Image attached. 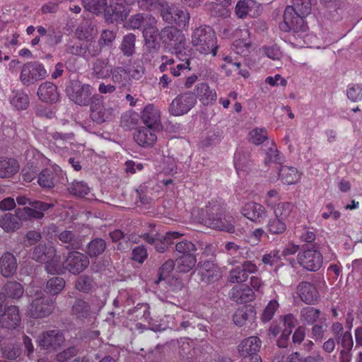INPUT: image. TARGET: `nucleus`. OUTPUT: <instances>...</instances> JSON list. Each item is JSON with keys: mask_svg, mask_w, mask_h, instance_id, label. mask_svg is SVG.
Masks as SVG:
<instances>
[{"mask_svg": "<svg viewBox=\"0 0 362 362\" xmlns=\"http://www.w3.org/2000/svg\"><path fill=\"white\" fill-rule=\"evenodd\" d=\"M107 247L105 240L100 238L93 239L86 246V253L90 257H97L102 255Z\"/></svg>", "mask_w": 362, "mask_h": 362, "instance_id": "a19ab883", "label": "nucleus"}, {"mask_svg": "<svg viewBox=\"0 0 362 362\" xmlns=\"http://www.w3.org/2000/svg\"><path fill=\"white\" fill-rule=\"evenodd\" d=\"M93 287V279L87 275H82L78 278L75 283V288L83 293H88Z\"/></svg>", "mask_w": 362, "mask_h": 362, "instance_id": "864d4df0", "label": "nucleus"}, {"mask_svg": "<svg viewBox=\"0 0 362 362\" xmlns=\"http://www.w3.org/2000/svg\"><path fill=\"white\" fill-rule=\"evenodd\" d=\"M297 291L301 300L306 304H315L319 298L315 286L310 282H300L297 287Z\"/></svg>", "mask_w": 362, "mask_h": 362, "instance_id": "cd10ccee", "label": "nucleus"}, {"mask_svg": "<svg viewBox=\"0 0 362 362\" xmlns=\"http://www.w3.org/2000/svg\"><path fill=\"white\" fill-rule=\"evenodd\" d=\"M69 98L80 106H86L92 100V88L90 85L83 84L78 80H72L66 88Z\"/></svg>", "mask_w": 362, "mask_h": 362, "instance_id": "0eeeda50", "label": "nucleus"}, {"mask_svg": "<svg viewBox=\"0 0 362 362\" xmlns=\"http://www.w3.org/2000/svg\"><path fill=\"white\" fill-rule=\"evenodd\" d=\"M300 176L298 170L293 167L284 165L281 167L279 170V177L286 185L296 183L300 179Z\"/></svg>", "mask_w": 362, "mask_h": 362, "instance_id": "37998d69", "label": "nucleus"}, {"mask_svg": "<svg viewBox=\"0 0 362 362\" xmlns=\"http://www.w3.org/2000/svg\"><path fill=\"white\" fill-rule=\"evenodd\" d=\"M130 0H117L105 9V18L107 22L114 23L123 21L130 11L129 5Z\"/></svg>", "mask_w": 362, "mask_h": 362, "instance_id": "ddd939ff", "label": "nucleus"}, {"mask_svg": "<svg viewBox=\"0 0 362 362\" xmlns=\"http://www.w3.org/2000/svg\"><path fill=\"white\" fill-rule=\"evenodd\" d=\"M214 30L210 26L202 25L192 34V44L197 52L203 54L216 55L218 45Z\"/></svg>", "mask_w": 362, "mask_h": 362, "instance_id": "f03ea898", "label": "nucleus"}, {"mask_svg": "<svg viewBox=\"0 0 362 362\" xmlns=\"http://www.w3.org/2000/svg\"><path fill=\"white\" fill-rule=\"evenodd\" d=\"M197 103V98L192 92H185L178 95L173 100L169 106V113L173 116L187 114Z\"/></svg>", "mask_w": 362, "mask_h": 362, "instance_id": "9d476101", "label": "nucleus"}, {"mask_svg": "<svg viewBox=\"0 0 362 362\" xmlns=\"http://www.w3.org/2000/svg\"><path fill=\"white\" fill-rule=\"evenodd\" d=\"M323 358L320 354L309 356L301 359L298 352L292 354L287 358V362H323Z\"/></svg>", "mask_w": 362, "mask_h": 362, "instance_id": "774afa93", "label": "nucleus"}, {"mask_svg": "<svg viewBox=\"0 0 362 362\" xmlns=\"http://www.w3.org/2000/svg\"><path fill=\"white\" fill-rule=\"evenodd\" d=\"M17 269V261L11 252H4L0 258V270L4 277H11Z\"/></svg>", "mask_w": 362, "mask_h": 362, "instance_id": "f704fd0d", "label": "nucleus"}, {"mask_svg": "<svg viewBox=\"0 0 362 362\" xmlns=\"http://www.w3.org/2000/svg\"><path fill=\"white\" fill-rule=\"evenodd\" d=\"M139 7L145 11H153L156 9H163L167 6L164 0H137Z\"/></svg>", "mask_w": 362, "mask_h": 362, "instance_id": "5fc2aeb1", "label": "nucleus"}, {"mask_svg": "<svg viewBox=\"0 0 362 362\" xmlns=\"http://www.w3.org/2000/svg\"><path fill=\"white\" fill-rule=\"evenodd\" d=\"M262 347V341L257 336H251L243 339L238 346V352L244 358L250 357L253 362L262 361L258 353Z\"/></svg>", "mask_w": 362, "mask_h": 362, "instance_id": "f3484780", "label": "nucleus"}, {"mask_svg": "<svg viewBox=\"0 0 362 362\" xmlns=\"http://www.w3.org/2000/svg\"><path fill=\"white\" fill-rule=\"evenodd\" d=\"M346 95L348 98L353 102L360 101L362 99V85H349L346 90Z\"/></svg>", "mask_w": 362, "mask_h": 362, "instance_id": "0e129e2a", "label": "nucleus"}, {"mask_svg": "<svg viewBox=\"0 0 362 362\" xmlns=\"http://www.w3.org/2000/svg\"><path fill=\"white\" fill-rule=\"evenodd\" d=\"M90 260L86 254L77 250L71 251L64 257L63 268L74 275H78L89 266Z\"/></svg>", "mask_w": 362, "mask_h": 362, "instance_id": "6e6552de", "label": "nucleus"}, {"mask_svg": "<svg viewBox=\"0 0 362 362\" xmlns=\"http://www.w3.org/2000/svg\"><path fill=\"white\" fill-rule=\"evenodd\" d=\"M194 94L204 105H212L217 98L216 90L211 88L206 83H198Z\"/></svg>", "mask_w": 362, "mask_h": 362, "instance_id": "7c9ffc66", "label": "nucleus"}, {"mask_svg": "<svg viewBox=\"0 0 362 362\" xmlns=\"http://www.w3.org/2000/svg\"><path fill=\"white\" fill-rule=\"evenodd\" d=\"M89 105L90 109V116L93 122L97 124H102L112 119L113 110L110 107H105L101 95H93Z\"/></svg>", "mask_w": 362, "mask_h": 362, "instance_id": "9b49d317", "label": "nucleus"}, {"mask_svg": "<svg viewBox=\"0 0 362 362\" xmlns=\"http://www.w3.org/2000/svg\"><path fill=\"white\" fill-rule=\"evenodd\" d=\"M84 8L94 14L105 13L107 0H82Z\"/></svg>", "mask_w": 362, "mask_h": 362, "instance_id": "3c124183", "label": "nucleus"}, {"mask_svg": "<svg viewBox=\"0 0 362 362\" xmlns=\"http://www.w3.org/2000/svg\"><path fill=\"white\" fill-rule=\"evenodd\" d=\"M47 71L42 64L37 61L28 62L21 68L20 81L26 86L45 78Z\"/></svg>", "mask_w": 362, "mask_h": 362, "instance_id": "423d86ee", "label": "nucleus"}, {"mask_svg": "<svg viewBox=\"0 0 362 362\" xmlns=\"http://www.w3.org/2000/svg\"><path fill=\"white\" fill-rule=\"evenodd\" d=\"M54 204L40 200H33L30 206L18 208L16 209V216L20 221L40 220L44 218L45 213L52 209Z\"/></svg>", "mask_w": 362, "mask_h": 362, "instance_id": "20e7f679", "label": "nucleus"}, {"mask_svg": "<svg viewBox=\"0 0 362 362\" xmlns=\"http://www.w3.org/2000/svg\"><path fill=\"white\" fill-rule=\"evenodd\" d=\"M241 212L244 216L252 221H261L267 216L264 206L253 202L246 203Z\"/></svg>", "mask_w": 362, "mask_h": 362, "instance_id": "c756f323", "label": "nucleus"}, {"mask_svg": "<svg viewBox=\"0 0 362 362\" xmlns=\"http://www.w3.org/2000/svg\"><path fill=\"white\" fill-rule=\"evenodd\" d=\"M62 174L59 166L43 169L38 175L37 182L42 188H52L59 182Z\"/></svg>", "mask_w": 362, "mask_h": 362, "instance_id": "412c9836", "label": "nucleus"}, {"mask_svg": "<svg viewBox=\"0 0 362 362\" xmlns=\"http://www.w3.org/2000/svg\"><path fill=\"white\" fill-rule=\"evenodd\" d=\"M230 299L237 303L243 304L252 301L255 297V293L247 286H235L229 293Z\"/></svg>", "mask_w": 362, "mask_h": 362, "instance_id": "2f4dec72", "label": "nucleus"}, {"mask_svg": "<svg viewBox=\"0 0 362 362\" xmlns=\"http://www.w3.org/2000/svg\"><path fill=\"white\" fill-rule=\"evenodd\" d=\"M231 0H214L211 10L214 16L228 17L229 16L228 6Z\"/></svg>", "mask_w": 362, "mask_h": 362, "instance_id": "09e8293b", "label": "nucleus"}, {"mask_svg": "<svg viewBox=\"0 0 362 362\" xmlns=\"http://www.w3.org/2000/svg\"><path fill=\"white\" fill-rule=\"evenodd\" d=\"M234 165L238 175L245 176L252 165L250 153L242 148H238L234 155Z\"/></svg>", "mask_w": 362, "mask_h": 362, "instance_id": "c85d7f7f", "label": "nucleus"}, {"mask_svg": "<svg viewBox=\"0 0 362 362\" xmlns=\"http://www.w3.org/2000/svg\"><path fill=\"white\" fill-rule=\"evenodd\" d=\"M58 238L67 250H78L83 245L82 237L77 233L64 230L58 235Z\"/></svg>", "mask_w": 362, "mask_h": 362, "instance_id": "bb28decb", "label": "nucleus"}, {"mask_svg": "<svg viewBox=\"0 0 362 362\" xmlns=\"http://www.w3.org/2000/svg\"><path fill=\"white\" fill-rule=\"evenodd\" d=\"M107 59H97L93 64V74L97 78H107L110 76L111 69Z\"/></svg>", "mask_w": 362, "mask_h": 362, "instance_id": "58836bf2", "label": "nucleus"}, {"mask_svg": "<svg viewBox=\"0 0 362 362\" xmlns=\"http://www.w3.org/2000/svg\"><path fill=\"white\" fill-rule=\"evenodd\" d=\"M37 95L39 99L47 103H56L59 98L57 86L50 81L41 83L37 89Z\"/></svg>", "mask_w": 362, "mask_h": 362, "instance_id": "b1692460", "label": "nucleus"}, {"mask_svg": "<svg viewBox=\"0 0 362 362\" xmlns=\"http://www.w3.org/2000/svg\"><path fill=\"white\" fill-rule=\"evenodd\" d=\"M22 221L16 214L6 213L0 217V227L6 233L14 232L22 226Z\"/></svg>", "mask_w": 362, "mask_h": 362, "instance_id": "4c0bfd02", "label": "nucleus"}, {"mask_svg": "<svg viewBox=\"0 0 362 362\" xmlns=\"http://www.w3.org/2000/svg\"><path fill=\"white\" fill-rule=\"evenodd\" d=\"M321 315V311L314 307L308 306L301 309L300 320L304 325H311L315 323Z\"/></svg>", "mask_w": 362, "mask_h": 362, "instance_id": "79ce46f5", "label": "nucleus"}, {"mask_svg": "<svg viewBox=\"0 0 362 362\" xmlns=\"http://www.w3.org/2000/svg\"><path fill=\"white\" fill-rule=\"evenodd\" d=\"M305 15H301L294 11L292 8L286 7L284 13V21L279 24L280 29L284 32H293V33H304L308 30L305 23Z\"/></svg>", "mask_w": 362, "mask_h": 362, "instance_id": "39448f33", "label": "nucleus"}, {"mask_svg": "<svg viewBox=\"0 0 362 362\" xmlns=\"http://www.w3.org/2000/svg\"><path fill=\"white\" fill-rule=\"evenodd\" d=\"M287 7L292 8L294 11L301 15L307 16L311 10V1L310 0H293V5Z\"/></svg>", "mask_w": 362, "mask_h": 362, "instance_id": "13d9d810", "label": "nucleus"}, {"mask_svg": "<svg viewBox=\"0 0 362 362\" xmlns=\"http://www.w3.org/2000/svg\"><path fill=\"white\" fill-rule=\"evenodd\" d=\"M129 75V81L133 80H140L144 75L145 69L143 65L139 63H133L126 69Z\"/></svg>", "mask_w": 362, "mask_h": 362, "instance_id": "052dcab7", "label": "nucleus"}, {"mask_svg": "<svg viewBox=\"0 0 362 362\" xmlns=\"http://www.w3.org/2000/svg\"><path fill=\"white\" fill-rule=\"evenodd\" d=\"M197 247L191 241L183 240L175 243V251L182 255H194Z\"/></svg>", "mask_w": 362, "mask_h": 362, "instance_id": "6e6d98bb", "label": "nucleus"}, {"mask_svg": "<svg viewBox=\"0 0 362 362\" xmlns=\"http://www.w3.org/2000/svg\"><path fill=\"white\" fill-rule=\"evenodd\" d=\"M235 13L240 18L247 16L256 18L260 14V6L253 0L239 1L235 6Z\"/></svg>", "mask_w": 362, "mask_h": 362, "instance_id": "a878e982", "label": "nucleus"}, {"mask_svg": "<svg viewBox=\"0 0 362 362\" xmlns=\"http://www.w3.org/2000/svg\"><path fill=\"white\" fill-rule=\"evenodd\" d=\"M159 130L147 127H139L134 134V139L142 147L151 146L157 140L156 132Z\"/></svg>", "mask_w": 362, "mask_h": 362, "instance_id": "4be33fe9", "label": "nucleus"}, {"mask_svg": "<svg viewBox=\"0 0 362 362\" xmlns=\"http://www.w3.org/2000/svg\"><path fill=\"white\" fill-rule=\"evenodd\" d=\"M93 311L90 303L81 298H76L71 307V315L75 318L84 322L86 320H89L93 316Z\"/></svg>", "mask_w": 362, "mask_h": 362, "instance_id": "393cba45", "label": "nucleus"}, {"mask_svg": "<svg viewBox=\"0 0 362 362\" xmlns=\"http://www.w3.org/2000/svg\"><path fill=\"white\" fill-rule=\"evenodd\" d=\"M3 305L0 304V325L6 329L16 328L21 320L18 308L16 305H11L3 311Z\"/></svg>", "mask_w": 362, "mask_h": 362, "instance_id": "aec40b11", "label": "nucleus"}, {"mask_svg": "<svg viewBox=\"0 0 362 362\" xmlns=\"http://www.w3.org/2000/svg\"><path fill=\"white\" fill-rule=\"evenodd\" d=\"M66 52L69 54L89 59L98 55L101 48L91 37L83 38L81 34L75 41H71L66 45Z\"/></svg>", "mask_w": 362, "mask_h": 362, "instance_id": "7ed1b4c3", "label": "nucleus"}, {"mask_svg": "<svg viewBox=\"0 0 362 362\" xmlns=\"http://www.w3.org/2000/svg\"><path fill=\"white\" fill-rule=\"evenodd\" d=\"M146 23H156V19L148 14L136 13L129 18L128 25L130 28L135 30L142 26L144 28Z\"/></svg>", "mask_w": 362, "mask_h": 362, "instance_id": "a18cd8bd", "label": "nucleus"}, {"mask_svg": "<svg viewBox=\"0 0 362 362\" xmlns=\"http://www.w3.org/2000/svg\"><path fill=\"white\" fill-rule=\"evenodd\" d=\"M255 310L251 306H245L238 308L235 312L233 318L234 323L239 327L245 325L246 321L252 320L255 317Z\"/></svg>", "mask_w": 362, "mask_h": 362, "instance_id": "ea45409f", "label": "nucleus"}, {"mask_svg": "<svg viewBox=\"0 0 362 362\" xmlns=\"http://www.w3.org/2000/svg\"><path fill=\"white\" fill-rule=\"evenodd\" d=\"M322 255L320 251L307 249L298 255V262L305 269L316 272L322 264Z\"/></svg>", "mask_w": 362, "mask_h": 362, "instance_id": "dca6fc26", "label": "nucleus"}, {"mask_svg": "<svg viewBox=\"0 0 362 362\" xmlns=\"http://www.w3.org/2000/svg\"><path fill=\"white\" fill-rule=\"evenodd\" d=\"M279 303L276 300H271L266 308H264L262 315V320L264 322L270 321L277 309L279 308Z\"/></svg>", "mask_w": 362, "mask_h": 362, "instance_id": "e2e57ef3", "label": "nucleus"}, {"mask_svg": "<svg viewBox=\"0 0 362 362\" xmlns=\"http://www.w3.org/2000/svg\"><path fill=\"white\" fill-rule=\"evenodd\" d=\"M141 119L145 127L160 129V113L153 105H148L141 112Z\"/></svg>", "mask_w": 362, "mask_h": 362, "instance_id": "5701e85b", "label": "nucleus"}, {"mask_svg": "<svg viewBox=\"0 0 362 362\" xmlns=\"http://www.w3.org/2000/svg\"><path fill=\"white\" fill-rule=\"evenodd\" d=\"M19 170L18 162L11 158H0V177L9 178L13 177Z\"/></svg>", "mask_w": 362, "mask_h": 362, "instance_id": "c9c22d12", "label": "nucleus"}, {"mask_svg": "<svg viewBox=\"0 0 362 362\" xmlns=\"http://www.w3.org/2000/svg\"><path fill=\"white\" fill-rule=\"evenodd\" d=\"M68 189L71 194L78 197H83L89 192V187L83 181H74Z\"/></svg>", "mask_w": 362, "mask_h": 362, "instance_id": "4d7b16f0", "label": "nucleus"}, {"mask_svg": "<svg viewBox=\"0 0 362 362\" xmlns=\"http://www.w3.org/2000/svg\"><path fill=\"white\" fill-rule=\"evenodd\" d=\"M163 19L170 23H175L180 28H185L188 26L190 16L185 8H180L176 6H164L161 10Z\"/></svg>", "mask_w": 362, "mask_h": 362, "instance_id": "1a4fd4ad", "label": "nucleus"}, {"mask_svg": "<svg viewBox=\"0 0 362 362\" xmlns=\"http://www.w3.org/2000/svg\"><path fill=\"white\" fill-rule=\"evenodd\" d=\"M197 262L194 255H182L176 260L177 269L180 272L187 273L192 270Z\"/></svg>", "mask_w": 362, "mask_h": 362, "instance_id": "de8ad7c7", "label": "nucleus"}, {"mask_svg": "<svg viewBox=\"0 0 362 362\" xmlns=\"http://www.w3.org/2000/svg\"><path fill=\"white\" fill-rule=\"evenodd\" d=\"M56 249L52 246H47L45 243H40L35 246L31 253V258L40 263H44L51 258L55 257Z\"/></svg>", "mask_w": 362, "mask_h": 362, "instance_id": "473e14b6", "label": "nucleus"}, {"mask_svg": "<svg viewBox=\"0 0 362 362\" xmlns=\"http://www.w3.org/2000/svg\"><path fill=\"white\" fill-rule=\"evenodd\" d=\"M202 223L214 230L235 233L233 218L226 216L223 206L216 201L210 202L206 206L205 215L202 218Z\"/></svg>", "mask_w": 362, "mask_h": 362, "instance_id": "f257e3e1", "label": "nucleus"}, {"mask_svg": "<svg viewBox=\"0 0 362 362\" xmlns=\"http://www.w3.org/2000/svg\"><path fill=\"white\" fill-rule=\"evenodd\" d=\"M110 76L112 83L119 89L127 88L130 83L128 73L124 67H113L111 69Z\"/></svg>", "mask_w": 362, "mask_h": 362, "instance_id": "e433bc0d", "label": "nucleus"}, {"mask_svg": "<svg viewBox=\"0 0 362 362\" xmlns=\"http://www.w3.org/2000/svg\"><path fill=\"white\" fill-rule=\"evenodd\" d=\"M327 323L323 322L315 325L313 324L311 328V338L315 341H321L325 332L327 331Z\"/></svg>", "mask_w": 362, "mask_h": 362, "instance_id": "69168bd1", "label": "nucleus"}, {"mask_svg": "<svg viewBox=\"0 0 362 362\" xmlns=\"http://www.w3.org/2000/svg\"><path fill=\"white\" fill-rule=\"evenodd\" d=\"M11 104L17 110H25L29 105L28 95L23 91H13L10 95Z\"/></svg>", "mask_w": 362, "mask_h": 362, "instance_id": "49530a36", "label": "nucleus"}, {"mask_svg": "<svg viewBox=\"0 0 362 362\" xmlns=\"http://www.w3.org/2000/svg\"><path fill=\"white\" fill-rule=\"evenodd\" d=\"M248 274H246L242 266L236 267L230 270L229 273V281L231 283L245 282L248 279Z\"/></svg>", "mask_w": 362, "mask_h": 362, "instance_id": "680f3d73", "label": "nucleus"}, {"mask_svg": "<svg viewBox=\"0 0 362 362\" xmlns=\"http://www.w3.org/2000/svg\"><path fill=\"white\" fill-rule=\"evenodd\" d=\"M267 139V132L264 129H255L250 132V140L255 144L259 145Z\"/></svg>", "mask_w": 362, "mask_h": 362, "instance_id": "338daca9", "label": "nucleus"}, {"mask_svg": "<svg viewBox=\"0 0 362 362\" xmlns=\"http://www.w3.org/2000/svg\"><path fill=\"white\" fill-rule=\"evenodd\" d=\"M181 234L177 232H168L165 235L157 237L146 233L144 235V240L148 243L154 246L159 252H164L169 248L170 245L174 244V240L180 237Z\"/></svg>", "mask_w": 362, "mask_h": 362, "instance_id": "a211bd4d", "label": "nucleus"}, {"mask_svg": "<svg viewBox=\"0 0 362 362\" xmlns=\"http://www.w3.org/2000/svg\"><path fill=\"white\" fill-rule=\"evenodd\" d=\"M267 227L271 233L281 234L286 230V223L282 219L275 217L269 220Z\"/></svg>", "mask_w": 362, "mask_h": 362, "instance_id": "bf43d9fd", "label": "nucleus"}, {"mask_svg": "<svg viewBox=\"0 0 362 362\" xmlns=\"http://www.w3.org/2000/svg\"><path fill=\"white\" fill-rule=\"evenodd\" d=\"M66 282L62 277L54 276L47 280L44 291L49 295H58L65 287Z\"/></svg>", "mask_w": 362, "mask_h": 362, "instance_id": "c03bdc74", "label": "nucleus"}, {"mask_svg": "<svg viewBox=\"0 0 362 362\" xmlns=\"http://www.w3.org/2000/svg\"><path fill=\"white\" fill-rule=\"evenodd\" d=\"M198 274L201 281L206 284L214 283L221 278L219 267L211 261L199 263Z\"/></svg>", "mask_w": 362, "mask_h": 362, "instance_id": "6ab92c4d", "label": "nucleus"}, {"mask_svg": "<svg viewBox=\"0 0 362 362\" xmlns=\"http://www.w3.org/2000/svg\"><path fill=\"white\" fill-rule=\"evenodd\" d=\"M136 35L133 33H129L124 36L120 49L126 57L132 56L135 52Z\"/></svg>", "mask_w": 362, "mask_h": 362, "instance_id": "8fccbe9b", "label": "nucleus"}, {"mask_svg": "<svg viewBox=\"0 0 362 362\" xmlns=\"http://www.w3.org/2000/svg\"><path fill=\"white\" fill-rule=\"evenodd\" d=\"M225 250L230 256L228 260L230 264L240 263L245 259L257 258L255 250L247 247H241L233 242L226 243Z\"/></svg>", "mask_w": 362, "mask_h": 362, "instance_id": "2eb2a0df", "label": "nucleus"}, {"mask_svg": "<svg viewBox=\"0 0 362 362\" xmlns=\"http://www.w3.org/2000/svg\"><path fill=\"white\" fill-rule=\"evenodd\" d=\"M24 293L23 286L17 281H8L4 285L3 292L0 293V304H4L5 298L19 299Z\"/></svg>", "mask_w": 362, "mask_h": 362, "instance_id": "72a5a7b5", "label": "nucleus"}, {"mask_svg": "<svg viewBox=\"0 0 362 362\" xmlns=\"http://www.w3.org/2000/svg\"><path fill=\"white\" fill-rule=\"evenodd\" d=\"M54 308V301L46 297L36 298L28 308V315L34 319L43 318L49 315Z\"/></svg>", "mask_w": 362, "mask_h": 362, "instance_id": "f8f14e48", "label": "nucleus"}, {"mask_svg": "<svg viewBox=\"0 0 362 362\" xmlns=\"http://www.w3.org/2000/svg\"><path fill=\"white\" fill-rule=\"evenodd\" d=\"M64 340L63 333L59 329L43 332L37 339L39 346L47 351L57 350L62 346Z\"/></svg>", "mask_w": 362, "mask_h": 362, "instance_id": "4468645a", "label": "nucleus"}, {"mask_svg": "<svg viewBox=\"0 0 362 362\" xmlns=\"http://www.w3.org/2000/svg\"><path fill=\"white\" fill-rule=\"evenodd\" d=\"M294 205L291 202H279L274 209L275 216L286 221L291 215Z\"/></svg>", "mask_w": 362, "mask_h": 362, "instance_id": "603ef678", "label": "nucleus"}]
</instances>
